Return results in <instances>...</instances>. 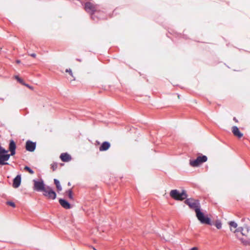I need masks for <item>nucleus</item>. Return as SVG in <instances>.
I'll list each match as a JSON object with an SVG mask.
<instances>
[{
  "label": "nucleus",
  "mask_w": 250,
  "mask_h": 250,
  "mask_svg": "<svg viewBox=\"0 0 250 250\" xmlns=\"http://www.w3.org/2000/svg\"><path fill=\"white\" fill-rule=\"evenodd\" d=\"M65 71L66 72H68L71 76H73L72 72L70 69H66Z\"/></svg>",
  "instance_id": "24"
},
{
  "label": "nucleus",
  "mask_w": 250,
  "mask_h": 250,
  "mask_svg": "<svg viewBox=\"0 0 250 250\" xmlns=\"http://www.w3.org/2000/svg\"><path fill=\"white\" fill-rule=\"evenodd\" d=\"M15 78L22 85L25 84V83L23 82V80L19 78L18 76H15Z\"/></svg>",
  "instance_id": "20"
},
{
  "label": "nucleus",
  "mask_w": 250,
  "mask_h": 250,
  "mask_svg": "<svg viewBox=\"0 0 250 250\" xmlns=\"http://www.w3.org/2000/svg\"><path fill=\"white\" fill-rule=\"evenodd\" d=\"M169 194L171 198L176 200H183L187 197V193L185 190L180 192L177 189L171 190Z\"/></svg>",
  "instance_id": "2"
},
{
  "label": "nucleus",
  "mask_w": 250,
  "mask_h": 250,
  "mask_svg": "<svg viewBox=\"0 0 250 250\" xmlns=\"http://www.w3.org/2000/svg\"><path fill=\"white\" fill-rule=\"evenodd\" d=\"M60 158L61 159L62 161L63 162H69L71 159V157L70 155L66 153H64L61 154L60 156Z\"/></svg>",
  "instance_id": "13"
},
{
  "label": "nucleus",
  "mask_w": 250,
  "mask_h": 250,
  "mask_svg": "<svg viewBox=\"0 0 250 250\" xmlns=\"http://www.w3.org/2000/svg\"><path fill=\"white\" fill-rule=\"evenodd\" d=\"M66 193H67V195H68V196L69 199H73L72 191L71 190H68L66 192Z\"/></svg>",
  "instance_id": "19"
},
{
  "label": "nucleus",
  "mask_w": 250,
  "mask_h": 250,
  "mask_svg": "<svg viewBox=\"0 0 250 250\" xmlns=\"http://www.w3.org/2000/svg\"><path fill=\"white\" fill-rule=\"evenodd\" d=\"M190 250H198V249L196 247H193L192 249H191Z\"/></svg>",
  "instance_id": "28"
},
{
  "label": "nucleus",
  "mask_w": 250,
  "mask_h": 250,
  "mask_svg": "<svg viewBox=\"0 0 250 250\" xmlns=\"http://www.w3.org/2000/svg\"><path fill=\"white\" fill-rule=\"evenodd\" d=\"M24 85L26 86V87H27L28 88H29V89H30L31 90H33V87L30 86V85H29L27 83H25V84H24Z\"/></svg>",
  "instance_id": "25"
},
{
  "label": "nucleus",
  "mask_w": 250,
  "mask_h": 250,
  "mask_svg": "<svg viewBox=\"0 0 250 250\" xmlns=\"http://www.w3.org/2000/svg\"><path fill=\"white\" fill-rule=\"evenodd\" d=\"M34 189L38 191H42L46 188L42 180L40 181L33 180Z\"/></svg>",
  "instance_id": "7"
},
{
  "label": "nucleus",
  "mask_w": 250,
  "mask_h": 250,
  "mask_svg": "<svg viewBox=\"0 0 250 250\" xmlns=\"http://www.w3.org/2000/svg\"><path fill=\"white\" fill-rule=\"evenodd\" d=\"M21 183V175H17L13 180V187L14 188H18L20 187Z\"/></svg>",
  "instance_id": "10"
},
{
  "label": "nucleus",
  "mask_w": 250,
  "mask_h": 250,
  "mask_svg": "<svg viewBox=\"0 0 250 250\" xmlns=\"http://www.w3.org/2000/svg\"><path fill=\"white\" fill-rule=\"evenodd\" d=\"M42 191L43 192V195L46 197L48 199L54 200L56 197V194L55 192L49 186L46 187Z\"/></svg>",
  "instance_id": "5"
},
{
  "label": "nucleus",
  "mask_w": 250,
  "mask_h": 250,
  "mask_svg": "<svg viewBox=\"0 0 250 250\" xmlns=\"http://www.w3.org/2000/svg\"><path fill=\"white\" fill-rule=\"evenodd\" d=\"M6 152V149L0 145V165L3 166L8 165L7 162L9 159V155H2V153Z\"/></svg>",
  "instance_id": "6"
},
{
  "label": "nucleus",
  "mask_w": 250,
  "mask_h": 250,
  "mask_svg": "<svg viewBox=\"0 0 250 250\" xmlns=\"http://www.w3.org/2000/svg\"><path fill=\"white\" fill-rule=\"evenodd\" d=\"M233 120L235 121L236 122H238L237 120L235 117L233 118Z\"/></svg>",
  "instance_id": "29"
},
{
  "label": "nucleus",
  "mask_w": 250,
  "mask_h": 250,
  "mask_svg": "<svg viewBox=\"0 0 250 250\" xmlns=\"http://www.w3.org/2000/svg\"><path fill=\"white\" fill-rule=\"evenodd\" d=\"M24 170L28 171L29 173H30L31 174H33L34 173L33 170L27 166H25L24 167Z\"/></svg>",
  "instance_id": "21"
},
{
  "label": "nucleus",
  "mask_w": 250,
  "mask_h": 250,
  "mask_svg": "<svg viewBox=\"0 0 250 250\" xmlns=\"http://www.w3.org/2000/svg\"><path fill=\"white\" fill-rule=\"evenodd\" d=\"M26 149L27 151L33 152L36 148V143L30 141H27L26 143Z\"/></svg>",
  "instance_id": "9"
},
{
  "label": "nucleus",
  "mask_w": 250,
  "mask_h": 250,
  "mask_svg": "<svg viewBox=\"0 0 250 250\" xmlns=\"http://www.w3.org/2000/svg\"><path fill=\"white\" fill-rule=\"evenodd\" d=\"M52 168H53V170H55V169L56 168L57 166H56V165L54 166V165H52Z\"/></svg>",
  "instance_id": "27"
},
{
  "label": "nucleus",
  "mask_w": 250,
  "mask_h": 250,
  "mask_svg": "<svg viewBox=\"0 0 250 250\" xmlns=\"http://www.w3.org/2000/svg\"><path fill=\"white\" fill-rule=\"evenodd\" d=\"M59 203L64 208L69 209L71 208L70 204L64 199H60L59 200Z\"/></svg>",
  "instance_id": "12"
},
{
  "label": "nucleus",
  "mask_w": 250,
  "mask_h": 250,
  "mask_svg": "<svg viewBox=\"0 0 250 250\" xmlns=\"http://www.w3.org/2000/svg\"><path fill=\"white\" fill-rule=\"evenodd\" d=\"M84 8L86 11L92 14V19H94V17L97 16L96 14L98 9L97 5H94L91 2H87L85 4Z\"/></svg>",
  "instance_id": "3"
},
{
  "label": "nucleus",
  "mask_w": 250,
  "mask_h": 250,
  "mask_svg": "<svg viewBox=\"0 0 250 250\" xmlns=\"http://www.w3.org/2000/svg\"><path fill=\"white\" fill-rule=\"evenodd\" d=\"M232 132L235 136L239 138H241L243 135V133L240 132L239 128L236 126H233L232 127Z\"/></svg>",
  "instance_id": "11"
},
{
  "label": "nucleus",
  "mask_w": 250,
  "mask_h": 250,
  "mask_svg": "<svg viewBox=\"0 0 250 250\" xmlns=\"http://www.w3.org/2000/svg\"><path fill=\"white\" fill-rule=\"evenodd\" d=\"M215 225L218 229H220L222 227V224L220 222H216Z\"/></svg>",
  "instance_id": "22"
},
{
  "label": "nucleus",
  "mask_w": 250,
  "mask_h": 250,
  "mask_svg": "<svg viewBox=\"0 0 250 250\" xmlns=\"http://www.w3.org/2000/svg\"><path fill=\"white\" fill-rule=\"evenodd\" d=\"M207 157L206 156H198L195 160H190L189 164L191 167H197L202 163L207 161Z\"/></svg>",
  "instance_id": "4"
},
{
  "label": "nucleus",
  "mask_w": 250,
  "mask_h": 250,
  "mask_svg": "<svg viewBox=\"0 0 250 250\" xmlns=\"http://www.w3.org/2000/svg\"><path fill=\"white\" fill-rule=\"evenodd\" d=\"M30 56H32V57H34V58L36 57V54L35 53L31 54L30 55Z\"/></svg>",
  "instance_id": "26"
},
{
  "label": "nucleus",
  "mask_w": 250,
  "mask_h": 250,
  "mask_svg": "<svg viewBox=\"0 0 250 250\" xmlns=\"http://www.w3.org/2000/svg\"><path fill=\"white\" fill-rule=\"evenodd\" d=\"M16 145L15 142L11 140L10 141L9 145V150L10 152V154H8V150H6V152L2 153V155H9V158L11 156H13L16 153Z\"/></svg>",
  "instance_id": "8"
},
{
  "label": "nucleus",
  "mask_w": 250,
  "mask_h": 250,
  "mask_svg": "<svg viewBox=\"0 0 250 250\" xmlns=\"http://www.w3.org/2000/svg\"><path fill=\"white\" fill-rule=\"evenodd\" d=\"M54 183L56 185V188H57V190L58 191H61L62 189V187L60 185V182L59 180H58L57 179H55L54 180Z\"/></svg>",
  "instance_id": "16"
},
{
  "label": "nucleus",
  "mask_w": 250,
  "mask_h": 250,
  "mask_svg": "<svg viewBox=\"0 0 250 250\" xmlns=\"http://www.w3.org/2000/svg\"><path fill=\"white\" fill-rule=\"evenodd\" d=\"M178 98H180V95H178Z\"/></svg>",
  "instance_id": "31"
},
{
  "label": "nucleus",
  "mask_w": 250,
  "mask_h": 250,
  "mask_svg": "<svg viewBox=\"0 0 250 250\" xmlns=\"http://www.w3.org/2000/svg\"><path fill=\"white\" fill-rule=\"evenodd\" d=\"M185 204L188 205L190 208L194 209L196 215L198 219L202 224H210V219L205 216L204 213L200 210V205L198 200L191 198L188 199L185 201Z\"/></svg>",
  "instance_id": "1"
},
{
  "label": "nucleus",
  "mask_w": 250,
  "mask_h": 250,
  "mask_svg": "<svg viewBox=\"0 0 250 250\" xmlns=\"http://www.w3.org/2000/svg\"><path fill=\"white\" fill-rule=\"evenodd\" d=\"M230 226V229L231 231L233 232L234 230L237 229V224L234 221H230L229 223Z\"/></svg>",
  "instance_id": "15"
},
{
  "label": "nucleus",
  "mask_w": 250,
  "mask_h": 250,
  "mask_svg": "<svg viewBox=\"0 0 250 250\" xmlns=\"http://www.w3.org/2000/svg\"><path fill=\"white\" fill-rule=\"evenodd\" d=\"M7 204L10 206H12V207L14 208L15 207V204L14 202H11V201H8L7 202Z\"/></svg>",
  "instance_id": "23"
},
{
  "label": "nucleus",
  "mask_w": 250,
  "mask_h": 250,
  "mask_svg": "<svg viewBox=\"0 0 250 250\" xmlns=\"http://www.w3.org/2000/svg\"><path fill=\"white\" fill-rule=\"evenodd\" d=\"M16 62H17V63H20V60H17L16 61Z\"/></svg>",
  "instance_id": "30"
},
{
  "label": "nucleus",
  "mask_w": 250,
  "mask_h": 250,
  "mask_svg": "<svg viewBox=\"0 0 250 250\" xmlns=\"http://www.w3.org/2000/svg\"><path fill=\"white\" fill-rule=\"evenodd\" d=\"M110 146V144L107 142H104L99 148L101 151L107 150Z\"/></svg>",
  "instance_id": "14"
},
{
  "label": "nucleus",
  "mask_w": 250,
  "mask_h": 250,
  "mask_svg": "<svg viewBox=\"0 0 250 250\" xmlns=\"http://www.w3.org/2000/svg\"><path fill=\"white\" fill-rule=\"evenodd\" d=\"M244 229L242 227H239L237 229L234 230L233 232H240L242 235L245 236L246 234L243 232Z\"/></svg>",
  "instance_id": "17"
},
{
  "label": "nucleus",
  "mask_w": 250,
  "mask_h": 250,
  "mask_svg": "<svg viewBox=\"0 0 250 250\" xmlns=\"http://www.w3.org/2000/svg\"><path fill=\"white\" fill-rule=\"evenodd\" d=\"M237 237L241 241L242 243L245 245H249L250 243V239H245L243 238H239L238 236Z\"/></svg>",
  "instance_id": "18"
}]
</instances>
